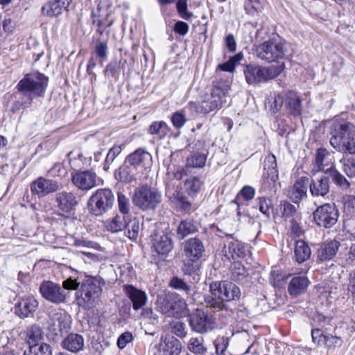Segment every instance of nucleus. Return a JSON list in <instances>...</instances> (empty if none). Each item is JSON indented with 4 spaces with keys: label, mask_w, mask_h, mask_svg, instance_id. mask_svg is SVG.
<instances>
[{
    "label": "nucleus",
    "mask_w": 355,
    "mask_h": 355,
    "mask_svg": "<svg viewBox=\"0 0 355 355\" xmlns=\"http://www.w3.org/2000/svg\"><path fill=\"white\" fill-rule=\"evenodd\" d=\"M330 144L338 152L355 155V125L343 117L336 118L330 128Z\"/></svg>",
    "instance_id": "obj_1"
},
{
    "label": "nucleus",
    "mask_w": 355,
    "mask_h": 355,
    "mask_svg": "<svg viewBox=\"0 0 355 355\" xmlns=\"http://www.w3.org/2000/svg\"><path fill=\"white\" fill-rule=\"evenodd\" d=\"M157 306L158 311L167 317H180L187 309L186 300L174 292L159 295Z\"/></svg>",
    "instance_id": "obj_2"
},
{
    "label": "nucleus",
    "mask_w": 355,
    "mask_h": 355,
    "mask_svg": "<svg viewBox=\"0 0 355 355\" xmlns=\"http://www.w3.org/2000/svg\"><path fill=\"white\" fill-rule=\"evenodd\" d=\"M162 200L161 192L147 185L137 188L132 196L134 205L143 211L155 210Z\"/></svg>",
    "instance_id": "obj_3"
},
{
    "label": "nucleus",
    "mask_w": 355,
    "mask_h": 355,
    "mask_svg": "<svg viewBox=\"0 0 355 355\" xmlns=\"http://www.w3.org/2000/svg\"><path fill=\"white\" fill-rule=\"evenodd\" d=\"M101 293L100 280L90 277L82 283L80 290L76 293L77 304L89 309L99 301Z\"/></svg>",
    "instance_id": "obj_4"
},
{
    "label": "nucleus",
    "mask_w": 355,
    "mask_h": 355,
    "mask_svg": "<svg viewBox=\"0 0 355 355\" xmlns=\"http://www.w3.org/2000/svg\"><path fill=\"white\" fill-rule=\"evenodd\" d=\"M284 69V64L263 67L249 64L243 70L245 78L249 85H257L274 79Z\"/></svg>",
    "instance_id": "obj_5"
},
{
    "label": "nucleus",
    "mask_w": 355,
    "mask_h": 355,
    "mask_svg": "<svg viewBox=\"0 0 355 355\" xmlns=\"http://www.w3.org/2000/svg\"><path fill=\"white\" fill-rule=\"evenodd\" d=\"M49 78L40 73L26 74L18 83L17 89L18 92L30 96L31 100L33 96H42L47 87Z\"/></svg>",
    "instance_id": "obj_6"
},
{
    "label": "nucleus",
    "mask_w": 355,
    "mask_h": 355,
    "mask_svg": "<svg viewBox=\"0 0 355 355\" xmlns=\"http://www.w3.org/2000/svg\"><path fill=\"white\" fill-rule=\"evenodd\" d=\"M254 51L259 58L268 62L283 60L287 51L285 43L275 40L266 41L257 45Z\"/></svg>",
    "instance_id": "obj_7"
},
{
    "label": "nucleus",
    "mask_w": 355,
    "mask_h": 355,
    "mask_svg": "<svg viewBox=\"0 0 355 355\" xmlns=\"http://www.w3.org/2000/svg\"><path fill=\"white\" fill-rule=\"evenodd\" d=\"M115 200L112 191L109 189H98L88 201L89 212L95 216H101L112 208Z\"/></svg>",
    "instance_id": "obj_8"
},
{
    "label": "nucleus",
    "mask_w": 355,
    "mask_h": 355,
    "mask_svg": "<svg viewBox=\"0 0 355 355\" xmlns=\"http://www.w3.org/2000/svg\"><path fill=\"white\" fill-rule=\"evenodd\" d=\"M227 88L216 85L211 93L207 95L205 99L198 104L196 111L201 114H208L220 109L226 103Z\"/></svg>",
    "instance_id": "obj_9"
},
{
    "label": "nucleus",
    "mask_w": 355,
    "mask_h": 355,
    "mask_svg": "<svg viewBox=\"0 0 355 355\" xmlns=\"http://www.w3.org/2000/svg\"><path fill=\"white\" fill-rule=\"evenodd\" d=\"M189 326L192 331L204 334L214 330L216 322L214 317L202 309H197L189 316Z\"/></svg>",
    "instance_id": "obj_10"
},
{
    "label": "nucleus",
    "mask_w": 355,
    "mask_h": 355,
    "mask_svg": "<svg viewBox=\"0 0 355 355\" xmlns=\"http://www.w3.org/2000/svg\"><path fill=\"white\" fill-rule=\"evenodd\" d=\"M313 220L317 225L331 228L336 224L339 211L334 203H326L319 206L313 212Z\"/></svg>",
    "instance_id": "obj_11"
},
{
    "label": "nucleus",
    "mask_w": 355,
    "mask_h": 355,
    "mask_svg": "<svg viewBox=\"0 0 355 355\" xmlns=\"http://www.w3.org/2000/svg\"><path fill=\"white\" fill-rule=\"evenodd\" d=\"M209 289L213 296L218 297L223 302L236 300L241 297L240 288L227 281L214 282L210 284Z\"/></svg>",
    "instance_id": "obj_12"
},
{
    "label": "nucleus",
    "mask_w": 355,
    "mask_h": 355,
    "mask_svg": "<svg viewBox=\"0 0 355 355\" xmlns=\"http://www.w3.org/2000/svg\"><path fill=\"white\" fill-rule=\"evenodd\" d=\"M39 291L43 298L55 304L65 303L68 296V293L59 284L50 280L42 281Z\"/></svg>",
    "instance_id": "obj_13"
},
{
    "label": "nucleus",
    "mask_w": 355,
    "mask_h": 355,
    "mask_svg": "<svg viewBox=\"0 0 355 355\" xmlns=\"http://www.w3.org/2000/svg\"><path fill=\"white\" fill-rule=\"evenodd\" d=\"M60 184L55 180L46 179L42 177L38 178L31 184V191L39 197H44L51 193L58 191Z\"/></svg>",
    "instance_id": "obj_14"
},
{
    "label": "nucleus",
    "mask_w": 355,
    "mask_h": 355,
    "mask_svg": "<svg viewBox=\"0 0 355 355\" xmlns=\"http://www.w3.org/2000/svg\"><path fill=\"white\" fill-rule=\"evenodd\" d=\"M334 156L324 148H320L316 150L313 162V171L331 172L334 169Z\"/></svg>",
    "instance_id": "obj_15"
},
{
    "label": "nucleus",
    "mask_w": 355,
    "mask_h": 355,
    "mask_svg": "<svg viewBox=\"0 0 355 355\" xmlns=\"http://www.w3.org/2000/svg\"><path fill=\"white\" fill-rule=\"evenodd\" d=\"M96 174L91 171L76 172L71 178L73 184L79 189L87 191L96 185Z\"/></svg>",
    "instance_id": "obj_16"
},
{
    "label": "nucleus",
    "mask_w": 355,
    "mask_h": 355,
    "mask_svg": "<svg viewBox=\"0 0 355 355\" xmlns=\"http://www.w3.org/2000/svg\"><path fill=\"white\" fill-rule=\"evenodd\" d=\"M55 202L58 209L64 214H69L76 209L78 200L72 192L62 191L55 194Z\"/></svg>",
    "instance_id": "obj_17"
},
{
    "label": "nucleus",
    "mask_w": 355,
    "mask_h": 355,
    "mask_svg": "<svg viewBox=\"0 0 355 355\" xmlns=\"http://www.w3.org/2000/svg\"><path fill=\"white\" fill-rule=\"evenodd\" d=\"M123 290L131 301L134 310H140L146 304L148 297L145 291L130 284L123 285Z\"/></svg>",
    "instance_id": "obj_18"
},
{
    "label": "nucleus",
    "mask_w": 355,
    "mask_h": 355,
    "mask_svg": "<svg viewBox=\"0 0 355 355\" xmlns=\"http://www.w3.org/2000/svg\"><path fill=\"white\" fill-rule=\"evenodd\" d=\"M309 184V178L302 176L299 178L290 189L288 197L295 203H300L303 199L307 197V188Z\"/></svg>",
    "instance_id": "obj_19"
},
{
    "label": "nucleus",
    "mask_w": 355,
    "mask_h": 355,
    "mask_svg": "<svg viewBox=\"0 0 355 355\" xmlns=\"http://www.w3.org/2000/svg\"><path fill=\"white\" fill-rule=\"evenodd\" d=\"M39 303L33 296L21 299L15 307V313L20 318L33 317Z\"/></svg>",
    "instance_id": "obj_20"
},
{
    "label": "nucleus",
    "mask_w": 355,
    "mask_h": 355,
    "mask_svg": "<svg viewBox=\"0 0 355 355\" xmlns=\"http://www.w3.org/2000/svg\"><path fill=\"white\" fill-rule=\"evenodd\" d=\"M153 246L155 252L162 256L168 254L173 248L171 237L162 231L155 233L153 239Z\"/></svg>",
    "instance_id": "obj_21"
},
{
    "label": "nucleus",
    "mask_w": 355,
    "mask_h": 355,
    "mask_svg": "<svg viewBox=\"0 0 355 355\" xmlns=\"http://www.w3.org/2000/svg\"><path fill=\"white\" fill-rule=\"evenodd\" d=\"M139 174V170L125 159L123 164L116 170L114 177L120 182L131 184L137 182Z\"/></svg>",
    "instance_id": "obj_22"
},
{
    "label": "nucleus",
    "mask_w": 355,
    "mask_h": 355,
    "mask_svg": "<svg viewBox=\"0 0 355 355\" xmlns=\"http://www.w3.org/2000/svg\"><path fill=\"white\" fill-rule=\"evenodd\" d=\"M125 159L126 163L130 164L139 170V167L150 165L152 156L147 150L139 148L128 155Z\"/></svg>",
    "instance_id": "obj_23"
},
{
    "label": "nucleus",
    "mask_w": 355,
    "mask_h": 355,
    "mask_svg": "<svg viewBox=\"0 0 355 355\" xmlns=\"http://www.w3.org/2000/svg\"><path fill=\"white\" fill-rule=\"evenodd\" d=\"M186 256L191 261H197L205 252L202 242L197 238H191L187 240L184 245Z\"/></svg>",
    "instance_id": "obj_24"
},
{
    "label": "nucleus",
    "mask_w": 355,
    "mask_h": 355,
    "mask_svg": "<svg viewBox=\"0 0 355 355\" xmlns=\"http://www.w3.org/2000/svg\"><path fill=\"white\" fill-rule=\"evenodd\" d=\"M340 246V242L336 240H331L322 243L318 250V259L320 261L332 259L338 251Z\"/></svg>",
    "instance_id": "obj_25"
},
{
    "label": "nucleus",
    "mask_w": 355,
    "mask_h": 355,
    "mask_svg": "<svg viewBox=\"0 0 355 355\" xmlns=\"http://www.w3.org/2000/svg\"><path fill=\"white\" fill-rule=\"evenodd\" d=\"M329 179L326 176H321L309 181V191L315 197L325 196L329 191Z\"/></svg>",
    "instance_id": "obj_26"
},
{
    "label": "nucleus",
    "mask_w": 355,
    "mask_h": 355,
    "mask_svg": "<svg viewBox=\"0 0 355 355\" xmlns=\"http://www.w3.org/2000/svg\"><path fill=\"white\" fill-rule=\"evenodd\" d=\"M72 0H55L42 7L44 15L53 17L59 15L63 10H67Z\"/></svg>",
    "instance_id": "obj_27"
},
{
    "label": "nucleus",
    "mask_w": 355,
    "mask_h": 355,
    "mask_svg": "<svg viewBox=\"0 0 355 355\" xmlns=\"http://www.w3.org/2000/svg\"><path fill=\"white\" fill-rule=\"evenodd\" d=\"M69 328L68 316L62 313H55L51 318L50 329L56 335L67 331Z\"/></svg>",
    "instance_id": "obj_28"
},
{
    "label": "nucleus",
    "mask_w": 355,
    "mask_h": 355,
    "mask_svg": "<svg viewBox=\"0 0 355 355\" xmlns=\"http://www.w3.org/2000/svg\"><path fill=\"white\" fill-rule=\"evenodd\" d=\"M62 346L69 352L76 353L83 349L84 339L81 335L70 334L62 340Z\"/></svg>",
    "instance_id": "obj_29"
},
{
    "label": "nucleus",
    "mask_w": 355,
    "mask_h": 355,
    "mask_svg": "<svg viewBox=\"0 0 355 355\" xmlns=\"http://www.w3.org/2000/svg\"><path fill=\"white\" fill-rule=\"evenodd\" d=\"M44 332L38 324H33L26 331V342L29 347L37 346L43 343Z\"/></svg>",
    "instance_id": "obj_30"
},
{
    "label": "nucleus",
    "mask_w": 355,
    "mask_h": 355,
    "mask_svg": "<svg viewBox=\"0 0 355 355\" xmlns=\"http://www.w3.org/2000/svg\"><path fill=\"white\" fill-rule=\"evenodd\" d=\"M309 284L308 278L304 276L294 277L288 284V291L291 295L297 297L306 291Z\"/></svg>",
    "instance_id": "obj_31"
},
{
    "label": "nucleus",
    "mask_w": 355,
    "mask_h": 355,
    "mask_svg": "<svg viewBox=\"0 0 355 355\" xmlns=\"http://www.w3.org/2000/svg\"><path fill=\"white\" fill-rule=\"evenodd\" d=\"M285 106L293 115H299L301 113V101L294 92L289 91L285 93Z\"/></svg>",
    "instance_id": "obj_32"
},
{
    "label": "nucleus",
    "mask_w": 355,
    "mask_h": 355,
    "mask_svg": "<svg viewBox=\"0 0 355 355\" xmlns=\"http://www.w3.org/2000/svg\"><path fill=\"white\" fill-rule=\"evenodd\" d=\"M277 161L276 157L273 154L268 155L264 159V169H267L268 171H271V178L269 180L268 178H264V182L262 189H265V187H266L267 184H270L272 182V184H275L276 180L278 178L277 175V171L276 170L277 168Z\"/></svg>",
    "instance_id": "obj_33"
},
{
    "label": "nucleus",
    "mask_w": 355,
    "mask_h": 355,
    "mask_svg": "<svg viewBox=\"0 0 355 355\" xmlns=\"http://www.w3.org/2000/svg\"><path fill=\"white\" fill-rule=\"evenodd\" d=\"M294 253L296 261L301 263L310 258L311 252L307 243L299 239L295 241Z\"/></svg>",
    "instance_id": "obj_34"
},
{
    "label": "nucleus",
    "mask_w": 355,
    "mask_h": 355,
    "mask_svg": "<svg viewBox=\"0 0 355 355\" xmlns=\"http://www.w3.org/2000/svg\"><path fill=\"white\" fill-rule=\"evenodd\" d=\"M109 38V33H106L105 38L97 37L96 40L94 53L99 59L101 65L103 66L104 61L107 58L108 46L107 41Z\"/></svg>",
    "instance_id": "obj_35"
},
{
    "label": "nucleus",
    "mask_w": 355,
    "mask_h": 355,
    "mask_svg": "<svg viewBox=\"0 0 355 355\" xmlns=\"http://www.w3.org/2000/svg\"><path fill=\"white\" fill-rule=\"evenodd\" d=\"M204 342L203 337H191L188 342L187 349L195 355H207L208 350Z\"/></svg>",
    "instance_id": "obj_36"
},
{
    "label": "nucleus",
    "mask_w": 355,
    "mask_h": 355,
    "mask_svg": "<svg viewBox=\"0 0 355 355\" xmlns=\"http://www.w3.org/2000/svg\"><path fill=\"white\" fill-rule=\"evenodd\" d=\"M197 231L198 227L193 220H184L181 221L178 227L177 237L181 240Z\"/></svg>",
    "instance_id": "obj_37"
},
{
    "label": "nucleus",
    "mask_w": 355,
    "mask_h": 355,
    "mask_svg": "<svg viewBox=\"0 0 355 355\" xmlns=\"http://www.w3.org/2000/svg\"><path fill=\"white\" fill-rule=\"evenodd\" d=\"M265 6V0H246L244 9L247 15L256 16L261 13Z\"/></svg>",
    "instance_id": "obj_38"
},
{
    "label": "nucleus",
    "mask_w": 355,
    "mask_h": 355,
    "mask_svg": "<svg viewBox=\"0 0 355 355\" xmlns=\"http://www.w3.org/2000/svg\"><path fill=\"white\" fill-rule=\"evenodd\" d=\"M128 217L126 215H116L107 224V230L112 232H117L123 230L126 226Z\"/></svg>",
    "instance_id": "obj_39"
},
{
    "label": "nucleus",
    "mask_w": 355,
    "mask_h": 355,
    "mask_svg": "<svg viewBox=\"0 0 355 355\" xmlns=\"http://www.w3.org/2000/svg\"><path fill=\"white\" fill-rule=\"evenodd\" d=\"M125 229V235L130 240H135L137 239L139 232V221L137 218L130 219L127 221Z\"/></svg>",
    "instance_id": "obj_40"
},
{
    "label": "nucleus",
    "mask_w": 355,
    "mask_h": 355,
    "mask_svg": "<svg viewBox=\"0 0 355 355\" xmlns=\"http://www.w3.org/2000/svg\"><path fill=\"white\" fill-rule=\"evenodd\" d=\"M170 130V128L164 121H155L149 127L148 132L156 135L159 138L164 137Z\"/></svg>",
    "instance_id": "obj_41"
},
{
    "label": "nucleus",
    "mask_w": 355,
    "mask_h": 355,
    "mask_svg": "<svg viewBox=\"0 0 355 355\" xmlns=\"http://www.w3.org/2000/svg\"><path fill=\"white\" fill-rule=\"evenodd\" d=\"M206 162V157L204 154L195 153L190 155L187 159V168H202Z\"/></svg>",
    "instance_id": "obj_42"
},
{
    "label": "nucleus",
    "mask_w": 355,
    "mask_h": 355,
    "mask_svg": "<svg viewBox=\"0 0 355 355\" xmlns=\"http://www.w3.org/2000/svg\"><path fill=\"white\" fill-rule=\"evenodd\" d=\"M343 170L348 177H355V155L344 156L340 160Z\"/></svg>",
    "instance_id": "obj_43"
},
{
    "label": "nucleus",
    "mask_w": 355,
    "mask_h": 355,
    "mask_svg": "<svg viewBox=\"0 0 355 355\" xmlns=\"http://www.w3.org/2000/svg\"><path fill=\"white\" fill-rule=\"evenodd\" d=\"M24 355H52V348L50 345L41 343L40 345L29 347L28 352H25Z\"/></svg>",
    "instance_id": "obj_44"
},
{
    "label": "nucleus",
    "mask_w": 355,
    "mask_h": 355,
    "mask_svg": "<svg viewBox=\"0 0 355 355\" xmlns=\"http://www.w3.org/2000/svg\"><path fill=\"white\" fill-rule=\"evenodd\" d=\"M122 151L121 146L120 145H114L112 147L106 156L105 160L104 162L103 169L105 171H108L111 164L114 162V159L116 157L121 154Z\"/></svg>",
    "instance_id": "obj_45"
},
{
    "label": "nucleus",
    "mask_w": 355,
    "mask_h": 355,
    "mask_svg": "<svg viewBox=\"0 0 355 355\" xmlns=\"http://www.w3.org/2000/svg\"><path fill=\"white\" fill-rule=\"evenodd\" d=\"M185 188L189 195H196L201 189L202 182L196 177H191L186 180Z\"/></svg>",
    "instance_id": "obj_46"
},
{
    "label": "nucleus",
    "mask_w": 355,
    "mask_h": 355,
    "mask_svg": "<svg viewBox=\"0 0 355 355\" xmlns=\"http://www.w3.org/2000/svg\"><path fill=\"white\" fill-rule=\"evenodd\" d=\"M117 202L120 212L123 215L128 216L131 208L129 198L125 194L118 193Z\"/></svg>",
    "instance_id": "obj_47"
},
{
    "label": "nucleus",
    "mask_w": 355,
    "mask_h": 355,
    "mask_svg": "<svg viewBox=\"0 0 355 355\" xmlns=\"http://www.w3.org/2000/svg\"><path fill=\"white\" fill-rule=\"evenodd\" d=\"M330 173L334 182L342 189H347L349 187V182L336 168L331 170Z\"/></svg>",
    "instance_id": "obj_48"
},
{
    "label": "nucleus",
    "mask_w": 355,
    "mask_h": 355,
    "mask_svg": "<svg viewBox=\"0 0 355 355\" xmlns=\"http://www.w3.org/2000/svg\"><path fill=\"white\" fill-rule=\"evenodd\" d=\"M169 286L174 289L182 291L187 294L191 292V286L178 277H173L169 282Z\"/></svg>",
    "instance_id": "obj_49"
},
{
    "label": "nucleus",
    "mask_w": 355,
    "mask_h": 355,
    "mask_svg": "<svg viewBox=\"0 0 355 355\" xmlns=\"http://www.w3.org/2000/svg\"><path fill=\"white\" fill-rule=\"evenodd\" d=\"M171 332L179 338H183L187 334L186 324L180 321H173L170 323Z\"/></svg>",
    "instance_id": "obj_50"
},
{
    "label": "nucleus",
    "mask_w": 355,
    "mask_h": 355,
    "mask_svg": "<svg viewBox=\"0 0 355 355\" xmlns=\"http://www.w3.org/2000/svg\"><path fill=\"white\" fill-rule=\"evenodd\" d=\"M282 206L283 207V216L286 218H300V214L297 211V209L295 205L291 204L288 202H282Z\"/></svg>",
    "instance_id": "obj_51"
},
{
    "label": "nucleus",
    "mask_w": 355,
    "mask_h": 355,
    "mask_svg": "<svg viewBox=\"0 0 355 355\" xmlns=\"http://www.w3.org/2000/svg\"><path fill=\"white\" fill-rule=\"evenodd\" d=\"M272 207V202L270 198L266 197H261L259 198V211L266 217H270Z\"/></svg>",
    "instance_id": "obj_52"
},
{
    "label": "nucleus",
    "mask_w": 355,
    "mask_h": 355,
    "mask_svg": "<svg viewBox=\"0 0 355 355\" xmlns=\"http://www.w3.org/2000/svg\"><path fill=\"white\" fill-rule=\"evenodd\" d=\"M300 218H291L290 220L289 224V232L291 234V237L297 238L302 236L304 231L302 229V227L299 223L298 220Z\"/></svg>",
    "instance_id": "obj_53"
},
{
    "label": "nucleus",
    "mask_w": 355,
    "mask_h": 355,
    "mask_svg": "<svg viewBox=\"0 0 355 355\" xmlns=\"http://www.w3.org/2000/svg\"><path fill=\"white\" fill-rule=\"evenodd\" d=\"M93 24H96V33L99 35L98 37L101 38H105L106 37V33L109 31H106V28L109 26H110L112 24V21H110L107 23V19L105 20H101L98 19L96 20L95 19L93 20Z\"/></svg>",
    "instance_id": "obj_54"
},
{
    "label": "nucleus",
    "mask_w": 355,
    "mask_h": 355,
    "mask_svg": "<svg viewBox=\"0 0 355 355\" xmlns=\"http://www.w3.org/2000/svg\"><path fill=\"white\" fill-rule=\"evenodd\" d=\"M177 11L181 18L189 20L193 16L187 10V0H178L176 3Z\"/></svg>",
    "instance_id": "obj_55"
},
{
    "label": "nucleus",
    "mask_w": 355,
    "mask_h": 355,
    "mask_svg": "<svg viewBox=\"0 0 355 355\" xmlns=\"http://www.w3.org/2000/svg\"><path fill=\"white\" fill-rule=\"evenodd\" d=\"M343 200L345 212L352 217L355 216V196H346L343 198Z\"/></svg>",
    "instance_id": "obj_56"
},
{
    "label": "nucleus",
    "mask_w": 355,
    "mask_h": 355,
    "mask_svg": "<svg viewBox=\"0 0 355 355\" xmlns=\"http://www.w3.org/2000/svg\"><path fill=\"white\" fill-rule=\"evenodd\" d=\"M247 275L245 268L239 263H235L232 270V279L234 281H241Z\"/></svg>",
    "instance_id": "obj_57"
},
{
    "label": "nucleus",
    "mask_w": 355,
    "mask_h": 355,
    "mask_svg": "<svg viewBox=\"0 0 355 355\" xmlns=\"http://www.w3.org/2000/svg\"><path fill=\"white\" fill-rule=\"evenodd\" d=\"M323 341L329 348L340 347L343 343L340 337L333 336L331 334H325V336H323Z\"/></svg>",
    "instance_id": "obj_58"
},
{
    "label": "nucleus",
    "mask_w": 355,
    "mask_h": 355,
    "mask_svg": "<svg viewBox=\"0 0 355 355\" xmlns=\"http://www.w3.org/2000/svg\"><path fill=\"white\" fill-rule=\"evenodd\" d=\"M48 173L51 176H57L60 178H64L67 175V170L61 163H56L53 165L52 168H51Z\"/></svg>",
    "instance_id": "obj_59"
},
{
    "label": "nucleus",
    "mask_w": 355,
    "mask_h": 355,
    "mask_svg": "<svg viewBox=\"0 0 355 355\" xmlns=\"http://www.w3.org/2000/svg\"><path fill=\"white\" fill-rule=\"evenodd\" d=\"M214 346L218 355H223L229 345V340L225 337L218 338L215 340Z\"/></svg>",
    "instance_id": "obj_60"
},
{
    "label": "nucleus",
    "mask_w": 355,
    "mask_h": 355,
    "mask_svg": "<svg viewBox=\"0 0 355 355\" xmlns=\"http://www.w3.org/2000/svg\"><path fill=\"white\" fill-rule=\"evenodd\" d=\"M205 302L207 306L217 309L218 310H223L225 309V304L218 297L213 296H206L205 297Z\"/></svg>",
    "instance_id": "obj_61"
},
{
    "label": "nucleus",
    "mask_w": 355,
    "mask_h": 355,
    "mask_svg": "<svg viewBox=\"0 0 355 355\" xmlns=\"http://www.w3.org/2000/svg\"><path fill=\"white\" fill-rule=\"evenodd\" d=\"M284 101L285 102V93L279 94L275 96L270 105V110L272 113L277 112L282 107Z\"/></svg>",
    "instance_id": "obj_62"
},
{
    "label": "nucleus",
    "mask_w": 355,
    "mask_h": 355,
    "mask_svg": "<svg viewBox=\"0 0 355 355\" xmlns=\"http://www.w3.org/2000/svg\"><path fill=\"white\" fill-rule=\"evenodd\" d=\"M187 121L185 116L180 112H175L171 116V122L173 126L178 129L184 126Z\"/></svg>",
    "instance_id": "obj_63"
},
{
    "label": "nucleus",
    "mask_w": 355,
    "mask_h": 355,
    "mask_svg": "<svg viewBox=\"0 0 355 355\" xmlns=\"http://www.w3.org/2000/svg\"><path fill=\"white\" fill-rule=\"evenodd\" d=\"M346 266L355 267V243H352L345 254Z\"/></svg>",
    "instance_id": "obj_64"
}]
</instances>
